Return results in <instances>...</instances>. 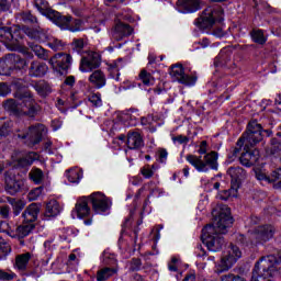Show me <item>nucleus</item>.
<instances>
[{
	"mask_svg": "<svg viewBox=\"0 0 281 281\" xmlns=\"http://www.w3.org/2000/svg\"><path fill=\"white\" fill-rule=\"evenodd\" d=\"M25 186V181L23 179L16 177V170L10 169L4 172V190L11 196L21 192Z\"/></svg>",
	"mask_w": 281,
	"mask_h": 281,
	"instance_id": "obj_9",
	"label": "nucleus"
},
{
	"mask_svg": "<svg viewBox=\"0 0 281 281\" xmlns=\"http://www.w3.org/2000/svg\"><path fill=\"white\" fill-rule=\"evenodd\" d=\"M89 82L95 87V89H102L106 85V76L102 70H94L89 76Z\"/></svg>",
	"mask_w": 281,
	"mask_h": 281,
	"instance_id": "obj_32",
	"label": "nucleus"
},
{
	"mask_svg": "<svg viewBox=\"0 0 281 281\" xmlns=\"http://www.w3.org/2000/svg\"><path fill=\"white\" fill-rule=\"evenodd\" d=\"M49 65L57 70L60 76H67L69 67H71V55L57 53L49 59Z\"/></svg>",
	"mask_w": 281,
	"mask_h": 281,
	"instance_id": "obj_12",
	"label": "nucleus"
},
{
	"mask_svg": "<svg viewBox=\"0 0 281 281\" xmlns=\"http://www.w3.org/2000/svg\"><path fill=\"white\" fill-rule=\"evenodd\" d=\"M70 49L71 52L76 54H82V49H85V40L82 38H77L74 40L72 43L70 44Z\"/></svg>",
	"mask_w": 281,
	"mask_h": 281,
	"instance_id": "obj_46",
	"label": "nucleus"
},
{
	"mask_svg": "<svg viewBox=\"0 0 281 281\" xmlns=\"http://www.w3.org/2000/svg\"><path fill=\"white\" fill-rule=\"evenodd\" d=\"M10 64L5 55L3 59H0V76H10Z\"/></svg>",
	"mask_w": 281,
	"mask_h": 281,
	"instance_id": "obj_47",
	"label": "nucleus"
},
{
	"mask_svg": "<svg viewBox=\"0 0 281 281\" xmlns=\"http://www.w3.org/2000/svg\"><path fill=\"white\" fill-rule=\"evenodd\" d=\"M139 79L142 80L143 85L146 87H150L153 82H155V77L150 75V72L146 71V69H143L139 74Z\"/></svg>",
	"mask_w": 281,
	"mask_h": 281,
	"instance_id": "obj_45",
	"label": "nucleus"
},
{
	"mask_svg": "<svg viewBox=\"0 0 281 281\" xmlns=\"http://www.w3.org/2000/svg\"><path fill=\"white\" fill-rule=\"evenodd\" d=\"M29 178L31 181H33V183H36V186H41L45 179V173H43V170L33 167L29 172Z\"/></svg>",
	"mask_w": 281,
	"mask_h": 281,
	"instance_id": "obj_37",
	"label": "nucleus"
},
{
	"mask_svg": "<svg viewBox=\"0 0 281 281\" xmlns=\"http://www.w3.org/2000/svg\"><path fill=\"white\" fill-rule=\"evenodd\" d=\"M268 153L272 155V157H281V139L280 138L278 137L271 138Z\"/></svg>",
	"mask_w": 281,
	"mask_h": 281,
	"instance_id": "obj_38",
	"label": "nucleus"
},
{
	"mask_svg": "<svg viewBox=\"0 0 281 281\" xmlns=\"http://www.w3.org/2000/svg\"><path fill=\"white\" fill-rule=\"evenodd\" d=\"M234 265H236V258L232 255H226L222 257L221 261L215 266V273H225V271H229Z\"/></svg>",
	"mask_w": 281,
	"mask_h": 281,
	"instance_id": "obj_30",
	"label": "nucleus"
},
{
	"mask_svg": "<svg viewBox=\"0 0 281 281\" xmlns=\"http://www.w3.org/2000/svg\"><path fill=\"white\" fill-rule=\"evenodd\" d=\"M40 212L41 205H38L37 203H31L22 213V223H36Z\"/></svg>",
	"mask_w": 281,
	"mask_h": 281,
	"instance_id": "obj_21",
	"label": "nucleus"
},
{
	"mask_svg": "<svg viewBox=\"0 0 281 281\" xmlns=\"http://www.w3.org/2000/svg\"><path fill=\"white\" fill-rule=\"evenodd\" d=\"M225 16V12L221 7H207L202 11L200 18H198L195 25L200 27V30H210V27H214L215 23H223Z\"/></svg>",
	"mask_w": 281,
	"mask_h": 281,
	"instance_id": "obj_7",
	"label": "nucleus"
},
{
	"mask_svg": "<svg viewBox=\"0 0 281 281\" xmlns=\"http://www.w3.org/2000/svg\"><path fill=\"white\" fill-rule=\"evenodd\" d=\"M27 46L29 48L23 46L22 38L20 49H15L14 52H21V54L26 56V58H34V54L35 56H37V58H41V60H47L49 58V53L47 52V49L36 44V42H27ZM32 52H34V54H32Z\"/></svg>",
	"mask_w": 281,
	"mask_h": 281,
	"instance_id": "obj_10",
	"label": "nucleus"
},
{
	"mask_svg": "<svg viewBox=\"0 0 281 281\" xmlns=\"http://www.w3.org/2000/svg\"><path fill=\"white\" fill-rule=\"evenodd\" d=\"M30 87H32L41 98H47V95L52 93V88L45 80H33L30 82Z\"/></svg>",
	"mask_w": 281,
	"mask_h": 281,
	"instance_id": "obj_31",
	"label": "nucleus"
},
{
	"mask_svg": "<svg viewBox=\"0 0 281 281\" xmlns=\"http://www.w3.org/2000/svg\"><path fill=\"white\" fill-rule=\"evenodd\" d=\"M187 161L198 170V172H209L210 170H218V153L211 151L204 155L203 159L201 156L188 155Z\"/></svg>",
	"mask_w": 281,
	"mask_h": 281,
	"instance_id": "obj_6",
	"label": "nucleus"
},
{
	"mask_svg": "<svg viewBox=\"0 0 281 281\" xmlns=\"http://www.w3.org/2000/svg\"><path fill=\"white\" fill-rule=\"evenodd\" d=\"M36 224H32V223H23V225H20L16 228V232L20 236V238H25V236H30V234H32V232L35 229Z\"/></svg>",
	"mask_w": 281,
	"mask_h": 281,
	"instance_id": "obj_40",
	"label": "nucleus"
},
{
	"mask_svg": "<svg viewBox=\"0 0 281 281\" xmlns=\"http://www.w3.org/2000/svg\"><path fill=\"white\" fill-rule=\"evenodd\" d=\"M10 224L5 221L0 220V234H8L10 236Z\"/></svg>",
	"mask_w": 281,
	"mask_h": 281,
	"instance_id": "obj_61",
	"label": "nucleus"
},
{
	"mask_svg": "<svg viewBox=\"0 0 281 281\" xmlns=\"http://www.w3.org/2000/svg\"><path fill=\"white\" fill-rule=\"evenodd\" d=\"M255 177L258 181H266V183H276L277 181L274 188H281V168L274 169L270 176H267V173L262 172L260 169H256Z\"/></svg>",
	"mask_w": 281,
	"mask_h": 281,
	"instance_id": "obj_17",
	"label": "nucleus"
},
{
	"mask_svg": "<svg viewBox=\"0 0 281 281\" xmlns=\"http://www.w3.org/2000/svg\"><path fill=\"white\" fill-rule=\"evenodd\" d=\"M126 146L130 150H139V148H144V138L139 132H128Z\"/></svg>",
	"mask_w": 281,
	"mask_h": 281,
	"instance_id": "obj_25",
	"label": "nucleus"
},
{
	"mask_svg": "<svg viewBox=\"0 0 281 281\" xmlns=\"http://www.w3.org/2000/svg\"><path fill=\"white\" fill-rule=\"evenodd\" d=\"M170 76L176 78L180 85H186L187 87H192V85L196 83V77L186 74V70H183V66L181 64L171 66Z\"/></svg>",
	"mask_w": 281,
	"mask_h": 281,
	"instance_id": "obj_14",
	"label": "nucleus"
},
{
	"mask_svg": "<svg viewBox=\"0 0 281 281\" xmlns=\"http://www.w3.org/2000/svg\"><path fill=\"white\" fill-rule=\"evenodd\" d=\"M25 34L29 36V38H32V41H37V43H43L47 40V34L43 29H25Z\"/></svg>",
	"mask_w": 281,
	"mask_h": 281,
	"instance_id": "obj_33",
	"label": "nucleus"
},
{
	"mask_svg": "<svg viewBox=\"0 0 281 281\" xmlns=\"http://www.w3.org/2000/svg\"><path fill=\"white\" fill-rule=\"evenodd\" d=\"M43 133H45V125L37 124L31 125L23 131H18L15 135L19 139H22L29 148H34V146L43 142Z\"/></svg>",
	"mask_w": 281,
	"mask_h": 281,
	"instance_id": "obj_8",
	"label": "nucleus"
},
{
	"mask_svg": "<svg viewBox=\"0 0 281 281\" xmlns=\"http://www.w3.org/2000/svg\"><path fill=\"white\" fill-rule=\"evenodd\" d=\"M232 64V49L223 48L214 59L215 67H226L229 69Z\"/></svg>",
	"mask_w": 281,
	"mask_h": 281,
	"instance_id": "obj_29",
	"label": "nucleus"
},
{
	"mask_svg": "<svg viewBox=\"0 0 281 281\" xmlns=\"http://www.w3.org/2000/svg\"><path fill=\"white\" fill-rule=\"evenodd\" d=\"M89 201L92 205L93 212L97 214H102L108 212V210H111V202L109 201V198H106V195H104L102 192H94L90 194Z\"/></svg>",
	"mask_w": 281,
	"mask_h": 281,
	"instance_id": "obj_13",
	"label": "nucleus"
},
{
	"mask_svg": "<svg viewBox=\"0 0 281 281\" xmlns=\"http://www.w3.org/2000/svg\"><path fill=\"white\" fill-rule=\"evenodd\" d=\"M101 65L100 54L90 53L87 57H82L80 61V71H93Z\"/></svg>",
	"mask_w": 281,
	"mask_h": 281,
	"instance_id": "obj_18",
	"label": "nucleus"
},
{
	"mask_svg": "<svg viewBox=\"0 0 281 281\" xmlns=\"http://www.w3.org/2000/svg\"><path fill=\"white\" fill-rule=\"evenodd\" d=\"M250 36L254 43H257L258 45H265V43H267V37H265V32L262 30L254 29L250 32Z\"/></svg>",
	"mask_w": 281,
	"mask_h": 281,
	"instance_id": "obj_43",
	"label": "nucleus"
},
{
	"mask_svg": "<svg viewBox=\"0 0 281 281\" xmlns=\"http://www.w3.org/2000/svg\"><path fill=\"white\" fill-rule=\"evenodd\" d=\"M37 154L36 153H30L26 157L19 158L15 161L16 168H27L34 164V159H36Z\"/></svg>",
	"mask_w": 281,
	"mask_h": 281,
	"instance_id": "obj_35",
	"label": "nucleus"
},
{
	"mask_svg": "<svg viewBox=\"0 0 281 281\" xmlns=\"http://www.w3.org/2000/svg\"><path fill=\"white\" fill-rule=\"evenodd\" d=\"M66 177L70 183H79L80 179H82V171L80 169H68Z\"/></svg>",
	"mask_w": 281,
	"mask_h": 281,
	"instance_id": "obj_42",
	"label": "nucleus"
},
{
	"mask_svg": "<svg viewBox=\"0 0 281 281\" xmlns=\"http://www.w3.org/2000/svg\"><path fill=\"white\" fill-rule=\"evenodd\" d=\"M236 192H238V187L232 184L228 190H222L218 193V198L221 199V201H227V199H229L231 196H235Z\"/></svg>",
	"mask_w": 281,
	"mask_h": 281,
	"instance_id": "obj_44",
	"label": "nucleus"
},
{
	"mask_svg": "<svg viewBox=\"0 0 281 281\" xmlns=\"http://www.w3.org/2000/svg\"><path fill=\"white\" fill-rule=\"evenodd\" d=\"M55 25H58L61 30H69V32H80L82 20H72L70 15H63L59 13L57 21H55Z\"/></svg>",
	"mask_w": 281,
	"mask_h": 281,
	"instance_id": "obj_15",
	"label": "nucleus"
},
{
	"mask_svg": "<svg viewBox=\"0 0 281 281\" xmlns=\"http://www.w3.org/2000/svg\"><path fill=\"white\" fill-rule=\"evenodd\" d=\"M140 175H143L145 179H150L155 175V171L150 169V165H145L140 168Z\"/></svg>",
	"mask_w": 281,
	"mask_h": 281,
	"instance_id": "obj_56",
	"label": "nucleus"
},
{
	"mask_svg": "<svg viewBox=\"0 0 281 281\" xmlns=\"http://www.w3.org/2000/svg\"><path fill=\"white\" fill-rule=\"evenodd\" d=\"M133 34V27L124 22L119 21L111 31L114 41H122Z\"/></svg>",
	"mask_w": 281,
	"mask_h": 281,
	"instance_id": "obj_19",
	"label": "nucleus"
},
{
	"mask_svg": "<svg viewBox=\"0 0 281 281\" xmlns=\"http://www.w3.org/2000/svg\"><path fill=\"white\" fill-rule=\"evenodd\" d=\"M260 142H262V124L258 123L256 120H252L248 123L246 132L237 140L236 147H234L231 154H228V159L234 161V159L240 155L243 147L247 149L256 146V144H260Z\"/></svg>",
	"mask_w": 281,
	"mask_h": 281,
	"instance_id": "obj_2",
	"label": "nucleus"
},
{
	"mask_svg": "<svg viewBox=\"0 0 281 281\" xmlns=\"http://www.w3.org/2000/svg\"><path fill=\"white\" fill-rule=\"evenodd\" d=\"M47 64L33 60L29 67V76L31 78H43L47 74Z\"/></svg>",
	"mask_w": 281,
	"mask_h": 281,
	"instance_id": "obj_28",
	"label": "nucleus"
},
{
	"mask_svg": "<svg viewBox=\"0 0 281 281\" xmlns=\"http://www.w3.org/2000/svg\"><path fill=\"white\" fill-rule=\"evenodd\" d=\"M153 120H154V117L150 114L147 116H143V117H140V124L143 126H150L153 124Z\"/></svg>",
	"mask_w": 281,
	"mask_h": 281,
	"instance_id": "obj_63",
	"label": "nucleus"
},
{
	"mask_svg": "<svg viewBox=\"0 0 281 281\" xmlns=\"http://www.w3.org/2000/svg\"><path fill=\"white\" fill-rule=\"evenodd\" d=\"M60 214V204H58V201L50 200L46 204V210L44 212L45 218H54L55 216H58Z\"/></svg>",
	"mask_w": 281,
	"mask_h": 281,
	"instance_id": "obj_34",
	"label": "nucleus"
},
{
	"mask_svg": "<svg viewBox=\"0 0 281 281\" xmlns=\"http://www.w3.org/2000/svg\"><path fill=\"white\" fill-rule=\"evenodd\" d=\"M273 234H276V227L271 225H262L258 226L254 233H251L250 240L252 245H262V243H267L273 238Z\"/></svg>",
	"mask_w": 281,
	"mask_h": 281,
	"instance_id": "obj_11",
	"label": "nucleus"
},
{
	"mask_svg": "<svg viewBox=\"0 0 281 281\" xmlns=\"http://www.w3.org/2000/svg\"><path fill=\"white\" fill-rule=\"evenodd\" d=\"M7 60L9 63V69L10 71H21V69H24L27 65V61L21 57V55L16 54H8Z\"/></svg>",
	"mask_w": 281,
	"mask_h": 281,
	"instance_id": "obj_26",
	"label": "nucleus"
},
{
	"mask_svg": "<svg viewBox=\"0 0 281 281\" xmlns=\"http://www.w3.org/2000/svg\"><path fill=\"white\" fill-rule=\"evenodd\" d=\"M228 256H233L236 260L243 256V252L240 251V247L237 245L231 244L229 245V250H228Z\"/></svg>",
	"mask_w": 281,
	"mask_h": 281,
	"instance_id": "obj_50",
	"label": "nucleus"
},
{
	"mask_svg": "<svg viewBox=\"0 0 281 281\" xmlns=\"http://www.w3.org/2000/svg\"><path fill=\"white\" fill-rule=\"evenodd\" d=\"M12 252V246L0 236V260H5L8 256Z\"/></svg>",
	"mask_w": 281,
	"mask_h": 281,
	"instance_id": "obj_41",
	"label": "nucleus"
},
{
	"mask_svg": "<svg viewBox=\"0 0 281 281\" xmlns=\"http://www.w3.org/2000/svg\"><path fill=\"white\" fill-rule=\"evenodd\" d=\"M177 8L183 13L196 12L201 10V0H178Z\"/></svg>",
	"mask_w": 281,
	"mask_h": 281,
	"instance_id": "obj_23",
	"label": "nucleus"
},
{
	"mask_svg": "<svg viewBox=\"0 0 281 281\" xmlns=\"http://www.w3.org/2000/svg\"><path fill=\"white\" fill-rule=\"evenodd\" d=\"M142 270V259L139 258H132L130 261V271H140Z\"/></svg>",
	"mask_w": 281,
	"mask_h": 281,
	"instance_id": "obj_51",
	"label": "nucleus"
},
{
	"mask_svg": "<svg viewBox=\"0 0 281 281\" xmlns=\"http://www.w3.org/2000/svg\"><path fill=\"white\" fill-rule=\"evenodd\" d=\"M115 273H117V270L105 267L97 272V281H106L111 276H115Z\"/></svg>",
	"mask_w": 281,
	"mask_h": 281,
	"instance_id": "obj_39",
	"label": "nucleus"
},
{
	"mask_svg": "<svg viewBox=\"0 0 281 281\" xmlns=\"http://www.w3.org/2000/svg\"><path fill=\"white\" fill-rule=\"evenodd\" d=\"M89 196H82L77 200L75 212L78 218H87L91 214V207H89Z\"/></svg>",
	"mask_w": 281,
	"mask_h": 281,
	"instance_id": "obj_24",
	"label": "nucleus"
},
{
	"mask_svg": "<svg viewBox=\"0 0 281 281\" xmlns=\"http://www.w3.org/2000/svg\"><path fill=\"white\" fill-rule=\"evenodd\" d=\"M48 46L50 49H54V52H60L65 47V43H63L60 40H53L48 43Z\"/></svg>",
	"mask_w": 281,
	"mask_h": 281,
	"instance_id": "obj_53",
	"label": "nucleus"
},
{
	"mask_svg": "<svg viewBox=\"0 0 281 281\" xmlns=\"http://www.w3.org/2000/svg\"><path fill=\"white\" fill-rule=\"evenodd\" d=\"M32 259V254L25 252L18 255L15 258V265L20 271H25L27 269V262Z\"/></svg>",
	"mask_w": 281,
	"mask_h": 281,
	"instance_id": "obj_36",
	"label": "nucleus"
},
{
	"mask_svg": "<svg viewBox=\"0 0 281 281\" xmlns=\"http://www.w3.org/2000/svg\"><path fill=\"white\" fill-rule=\"evenodd\" d=\"M35 8H37L38 12L44 16H47L53 23H56L58 16H60V12L53 10L49 8V3L45 0H35L34 1Z\"/></svg>",
	"mask_w": 281,
	"mask_h": 281,
	"instance_id": "obj_20",
	"label": "nucleus"
},
{
	"mask_svg": "<svg viewBox=\"0 0 281 281\" xmlns=\"http://www.w3.org/2000/svg\"><path fill=\"white\" fill-rule=\"evenodd\" d=\"M10 133V122L4 119H0V139L1 137H7Z\"/></svg>",
	"mask_w": 281,
	"mask_h": 281,
	"instance_id": "obj_48",
	"label": "nucleus"
},
{
	"mask_svg": "<svg viewBox=\"0 0 281 281\" xmlns=\"http://www.w3.org/2000/svg\"><path fill=\"white\" fill-rule=\"evenodd\" d=\"M9 93H12V89L7 82H0V98H5Z\"/></svg>",
	"mask_w": 281,
	"mask_h": 281,
	"instance_id": "obj_58",
	"label": "nucleus"
},
{
	"mask_svg": "<svg viewBox=\"0 0 281 281\" xmlns=\"http://www.w3.org/2000/svg\"><path fill=\"white\" fill-rule=\"evenodd\" d=\"M21 19L26 25H34V23H37L36 16L32 15L30 12H23L21 14Z\"/></svg>",
	"mask_w": 281,
	"mask_h": 281,
	"instance_id": "obj_49",
	"label": "nucleus"
},
{
	"mask_svg": "<svg viewBox=\"0 0 281 281\" xmlns=\"http://www.w3.org/2000/svg\"><path fill=\"white\" fill-rule=\"evenodd\" d=\"M172 142L175 144H188V142H190V138L188 136H184V135H178V136H173L172 137Z\"/></svg>",
	"mask_w": 281,
	"mask_h": 281,
	"instance_id": "obj_62",
	"label": "nucleus"
},
{
	"mask_svg": "<svg viewBox=\"0 0 281 281\" xmlns=\"http://www.w3.org/2000/svg\"><path fill=\"white\" fill-rule=\"evenodd\" d=\"M13 85L15 87L13 98H15L20 105L25 110V115L29 117H35L36 113H38V109L41 108L36 104L34 93L30 88L19 81H14Z\"/></svg>",
	"mask_w": 281,
	"mask_h": 281,
	"instance_id": "obj_4",
	"label": "nucleus"
},
{
	"mask_svg": "<svg viewBox=\"0 0 281 281\" xmlns=\"http://www.w3.org/2000/svg\"><path fill=\"white\" fill-rule=\"evenodd\" d=\"M227 175L232 178V183L235 188H240V183L247 179V171L243 167H229Z\"/></svg>",
	"mask_w": 281,
	"mask_h": 281,
	"instance_id": "obj_22",
	"label": "nucleus"
},
{
	"mask_svg": "<svg viewBox=\"0 0 281 281\" xmlns=\"http://www.w3.org/2000/svg\"><path fill=\"white\" fill-rule=\"evenodd\" d=\"M24 37L20 25L0 27V43H3L10 52L21 49V41Z\"/></svg>",
	"mask_w": 281,
	"mask_h": 281,
	"instance_id": "obj_5",
	"label": "nucleus"
},
{
	"mask_svg": "<svg viewBox=\"0 0 281 281\" xmlns=\"http://www.w3.org/2000/svg\"><path fill=\"white\" fill-rule=\"evenodd\" d=\"M88 100L93 106H102V99L100 98V93L90 94Z\"/></svg>",
	"mask_w": 281,
	"mask_h": 281,
	"instance_id": "obj_54",
	"label": "nucleus"
},
{
	"mask_svg": "<svg viewBox=\"0 0 281 281\" xmlns=\"http://www.w3.org/2000/svg\"><path fill=\"white\" fill-rule=\"evenodd\" d=\"M111 74H116L115 80H120V69H122V59H119L110 66Z\"/></svg>",
	"mask_w": 281,
	"mask_h": 281,
	"instance_id": "obj_52",
	"label": "nucleus"
},
{
	"mask_svg": "<svg viewBox=\"0 0 281 281\" xmlns=\"http://www.w3.org/2000/svg\"><path fill=\"white\" fill-rule=\"evenodd\" d=\"M220 281H247V280H245V278L238 274L228 273V274L222 276Z\"/></svg>",
	"mask_w": 281,
	"mask_h": 281,
	"instance_id": "obj_55",
	"label": "nucleus"
},
{
	"mask_svg": "<svg viewBox=\"0 0 281 281\" xmlns=\"http://www.w3.org/2000/svg\"><path fill=\"white\" fill-rule=\"evenodd\" d=\"M12 1L14 0H0V12H8L12 7Z\"/></svg>",
	"mask_w": 281,
	"mask_h": 281,
	"instance_id": "obj_60",
	"label": "nucleus"
},
{
	"mask_svg": "<svg viewBox=\"0 0 281 281\" xmlns=\"http://www.w3.org/2000/svg\"><path fill=\"white\" fill-rule=\"evenodd\" d=\"M0 280H7V281L14 280V274L5 272V270H0Z\"/></svg>",
	"mask_w": 281,
	"mask_h": 281,
	"instance_id": "obj_64",
	"label": "nucleus"
},
{
	"mask_svg": "<svg viewBox=\"0 0 281 281\" xmlns=\"http://www.w3.org/2000/svg\"><path fill=\"white\" fill-rule=\"evenodd\" d=\"M234 225V217H232V209L227 205H222L216 214L213 213V223L207 224L202 229V243L206 245L209 251H221L225 247V237L227 228Z\"/></svg>",
	"mask_w": 281,
	"mask_h": 281,
	"instance_id": "obj_1",
	"label": "nucleus"
},
{
	"mask_svg": "<svg viewBox=\"0 0 281 281\" xmlns=\"http://www.w3.org/2000/svg\"><path fill=\"white\" fill-rule=\"evenodd\" d=\"M252 148L254 146H250L248 148L244 147V150L246 151H244L239 157L241 166H245L246 168H251V166H256V164H258V159H260V151L256 148Z\"/></svg>",
	"mask_w": 281,
	"mask_h": 281,
	"instance_id": "obj_16",
	"label": "nucleus"
},
{
	"mask_svg": "<svg viewBox=\"0 0 281 281\" xmlns=\"http://www.w3.org/2000/svg\"><path fill=\"white\" fill-rule=\"evenodd\" d=\"M24 207H25V202H23V200H19L18 203L13 206L14 216H19V214L23 212Z\"/></svg>",
	"mask_w": 281,
	"mask_h": 281,
	"instance_id": "obj_59",
	"label": "nucleus"
},
{
	"mask_svg": "<svg viewBox=\"0 0 281 281\" xmlns=\"http://www.w3.org/2000/svg\"><path fill=\"white\" fill-rule=\"evenodd\" d=\"M276 276H278V257L268 255L255 263L250 281H271Z\"/></svg>",
	"mask_w": 281,
	"mask_h": 281,
	"instance_id": "obj_3",
	"label": "nucleus"
},
{
	"mask_svg": "<svg viewBox=\"0 0 281 281\" xmlns=\"http://www.w3.org/2000/svg\"><path fill=\"white\" fill-rule=\"evenodd\" d=\"M2 106L4 111H8L11 115H15L16 117H19V115H25V110L20 105L16 99H7L3 101Z\"/></svg>",
	"mask_w": 281,
	"mask_h": 281,
	"instance_id": "obj_27",
	"label": "nucleus"
},
{
	"mask_svg": "<svg viewBox=\"0 0 281 281\" xmlns=\"http://www.w3.org/2000/svg\"><path fill=\"white\" fill-rule=\"evenodd\" d=\"M43 192V187H38L29 193V201H36Z\"/></svg>",
	"mask_w": 281,
	"mask_h": 281,
	"instance_id": "obj_57",
	"label": "nucleus"
}]
</instances>
